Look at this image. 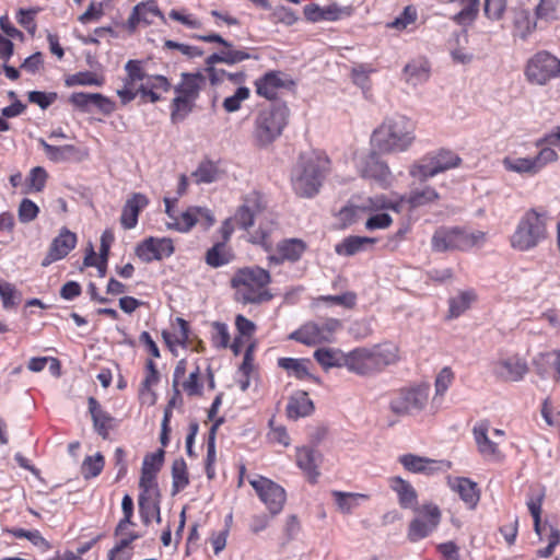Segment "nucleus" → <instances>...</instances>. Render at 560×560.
<instances>
[{
    "label": "nucleus",
    "mask_w": 560,
    "mask_h": 560,
    "mask_svg": "<svg viewBox=\"0 0 560 560\" xmlns=\"http://www.w3.org/2000/svg\"><path fill=\"white\" fill-rule=\"evenodd\" d=\"M329 171L328 158L319 152L300 155L291 175V183L296 195L312 198L319 192Z\"/></svg>",
    "instance_id": "obj_1"
},
{
    "label": "nucleus",
    "mask_w": 560,
    "mask_h": 560,
    "mask_svg": "<svg viewBox=\"0 0 560 560\" xmlns=\"http://www.w3.org/2000/svg\"><path fill=\"white\" fill-rule=\"evenodd\" d=\"M550 220L548 211L542 208L527 210L510 237L511 246L520 252L534 249L548 237Z\"/></svg>",
    "instance_id": "obj_2"
},
{
    "label": "nucleus",
    "mask_w": 560,
    "mask_h": 560,
    "mask_svg": "<svg viewBox=\"0 0 560 560\" xmlns=\"http://www.w3.org/2000/svg\"><path fill=\"white\" fill-rule=\"evenodd\" d=\"M415 127L404 116L393 117L374 130L371 142L380 152H401L409 148L415 139Z\"/></svg>",
    "instance_id": "obj_3"
},
{
    "label": "nucleus",
    "mask_w": 560,
    "mask_h": 560,
    "mask_svg": "<svg viewBox=\"0 0 560 560\" xmlns=\"http://www.w3.org/2000/svg\"><path fill=\"white\" fill-rule=\"evenodd\" d=\"M207 85V75L202 72H183L180 81L174 86L176 96L171 103V119L183 121L194 109L196 101Z\"/></svg>",
    "instance_id": "obj_4"
},
{
    "label": "nucleus",
    "mask_w": 560,
    "mask_h": 560,
    "mask_svg": "<svg viewBox=\"0 0 560 560\" xmlns=\"http://www.w3.org/2000/svg\"><path fill=\"white\" fill-rule=\"evenodd\" d=\"M270 280V273L267 270L260 267H246L236 271L231 283L240 301L258 303L268 299L265 289Z\"/></svg>",
    "instance_id": "obj_5"
},
{
    "label": "nucleus",
    "mask_w": 560,
    "mask_h": 560,
    "mask_svg": "<svg viewBox=\"0 0 560 560\" xmlns=\"http://www.w3.org/2000/svg\"><path fill=\"white\" fill-rule=\"evenodd\" d=\"M289 109L284 105H273L258 113L253 130L257 147L266 148L282 133L288 122Z\"/></svg>",
    "instance_id": "obj_6"
},
{
    "label": "nucleus",
    "mask_w": 560,
    "mask_h": 560,
    "mask_svg": "<svg viewBox=\"0 0 560 560\" xmlns=\"http://www.w3.org/2000/svg\"><path fill=\"white\" fill-rule=\"evenodd\" d=\"M485 236V233L481 231L442 228L435 231L432 237V247L436 252L454 249L467 250L482 244Z\"/></svg>",
    "instance_id": "obj_7"
},
{
    "label": "nucleus",
    "mask_w": 560,
    "mask_h": 560,
    "mask_svg": "<svg viewBox=\"0 0 560 560\" xmlns=\"http://www.w3.org/2000/svg\"><path fill=\"white\" fill-rule=\"evenodd\" d=\"M429 394L430 386L428 384L401 388L392 395L389 410L398 417L418 413L427 406Z\"/></svg>",
    "instance_id": "obj_8"
},
{
    "label": "nucleus",
    "mask_w": 560,
    "mask_h": 560,
    "mask_svg": "<svg viewBox=\"0 0 560 560\" xmlns=\"http://www.w3.org/2000/svg\"><path fill=\"white\" fill-rule=\"evenodd\" d=\"M337 318H326L319 322H308L290 335V339L306 346L331 343L335 335L341 329Z\"/></svg>",
    "instance_id": "obj_9"
},
{
    "label": "nucleus",
    "mask_w": 560,
    "mask_h": 560,
    "mask_svg": "<svg viewBox=\"0 0 560 560\" xmlns=\"http://www.w3.org/2000/svg\"><path fill=\"white\" fill-rule=\"evenodd\" d=\"M525 75L530 83L545 85L560 77V59L548 51H538L527 61Z\"/></svg>",
    "instance_id": "obj_10"
},
{
    "label": "nucleus",
    "mask_w": 560,
    "mask_h": 560,
    "mask_svg": "<svg viewBox=\"0 0 560 560\" xmlns=\"http://www.w3.org/2000/svg\"><path fill=\"white\" fill-rule=\"evenodd\" d=\"M418 515L409 523L407 538L410 542H418L429 537L438 528L442 513L434 503H425L416 510Z\"/></svg>",
    "instance_id": "obj_11"
},
{
    "label": "nucleus",
    "mask_w": 560,
    "mask_h": 560,
    "mask_svg": "<svg viewBox=\"0 0 560 560\" xmlns=\"http://www.w3.org/2000/svg\"><path fill=\"white\" fill-rule=\"evenodd\" d=\"M248 481L271 516L282 511L287 500V493L280 485L259 475L254 476Z\"/></svg>",
    "instance_id": "obj_12"
},
{
    "label": "nucleus",
    "mask_w": 560,
    "mask_h": 560,
    "mask_svg": "<svg viewBox=\"0 0 560 560\" xmlns=\"http://www.w3.org/2000/svg\"><path fill=\"white\" fill-rule=\"evenodd\" d=\"M558 159L557 152L551 148H544L533 158L506 156L502 164L506 171L517 174L534 175L538 173L548 163Z\"/></svg>",
    "instance_id": "obj_13"
},
{
    "label": "nucleus",
    "mask_w": 560,
    "mask_h": 560,
    "mask_svg": "<svg viewBox=\"0 0 560 560\" xmlns=\"http://www.w3.org/2000/svg\"><path fill=\"white\" fill-rule=\"evenodd\" d=\"M460 163V158L447 150H441L435 155L427 159L421 164L411 168L410 174L420 179L433 177L436 174L456 167Z\"/></svg>",
    "instance_id": "obj_14"
},
{
    "label": "nucleus",
    "mask_w": 560,
    "mask_h": 560,
    "mask_svg": "<svg viewBox=\"0 0 560 560\" xmlns=\"http://www.w3.org/2000/svg\"><path fill=\"white\" fill-rule=\"evenodd\" d=\"M357 168L363 178L372 179L383 188L392 185L393 176L389 167L374 152L360 156Z\"/></svg>",
    "instance_id": "obj_15"
},
{
    "label": "nucleus",
    "mask_w": 560,
    "mask_h": 560,
    "mask_svg": "<svg viewBox=\"0 0 560 560\" xmlns=\"http://www.w3.org/2000/svg\"><path fill=\"white\" fill-rule=\"evenodd\" d=\"M266 205L262 196L257 191L247 194L232 219L241 229L248 231L260 218Z\"/></svg>",
    "instance_id": "obj_16"
},
{
    "label": "nucleus",
    "mask_w": 560,
    "mask_h": 560,
    "mask_svg": "<svg viewBox=\"0 0 560 560\" xmlns=\"http://www.w3.org/2000/svg\"><path fill=\"white\" fill-rule=\"evenodd\" d=\"M174 253V245L167 237H148L136 247V255L143 262L162 260Z\"/></svg>",
    "instance_id": "obj_17"
},
{
    "label": "nucleus",
    "mask_w": 560,
    "mask_h": 560,
    "mask_svg": "<svg viewBox=\"0 0 560 560\" xmlns=\"http://www.w3.org/2000/svg\"><path fill=\"white\" fill-rule=\"evenodd\" d=\"M472 435L479 454L487 460H499L502 458L500 441L490 434V423L479 421L472 428Z\"/></svg>",
    "instance_id": "obj_18"
},
{
    "label": "nucleus",
    "mask_w": 560,
    "mask_h": 560,
    "mask_svg": "<svg viewBox=\"0 0 560 560\" xmlns=\"http://www.w3.org/2000/svg\"><path fill=\"white\" fill-rule=\"evenodd\" d=\"M399 463L410 472L434 475L450 469L451 464L445 460H434L415 454H404L398 458Z\"/></svg>",
    "instance_id": "obj_19"
},
{
    "label": "nucleus",
    "mask_w": 560,
    "mask_h": 560,
    "mask_svg": "<svg viewBox=\"0 0 560 560\" xmlns=\"http://www.w3.org/2000/svg\"><path fill=\"white\" fill-rule=\"evenodd\" d=\"M69 102L82 112H90L92 107H96L108 115L115 110V103L100 93L75 92L70 95Z\"/></svg>",
    "instance_id": "obj_20"
},
{
    "label": "nucleus",
    "mask_w": 560,
    "mask_h": 560,
    "mask_svg": "<svg viewBox=\"0 0 560 560\" xmlns=\"http://www.w3.org/2000/svg\"><path fill=\"white\" fill-rule=\"evenodd\" d=\"M345 366L358 375H370L377 372L371 348H357L348 352Z\"/></svg>",
    "instance_id": "obj_21"
},
{
    "label": "nucleus",
    "mask_w": 560,
    "mask_h": 560,
    "mask_svg": "<svg viewBox=\"0 0 560 560\" xmlns=\"http://www.w3.org/2000/svg\"><path fill=\"white\" fill-rule=\"evenodd\" d=\"M527 364L517 355L500 358L493 363V372L504 381L517 382L527 373Z\"/></svg>",
    "instance_id": "obj_22"
},
{
    "label": "nucleus",
    "mask_w": 560,
    "mask_h": 560,
    "mask_svg": "<svg viewBox=\"0 0 560 560\" xmlns=\"http://www.w3.org/2000/svg\"><path fill=\"white\" fill-rule=\"evenodd\" d=\"M258 229L249 233V241L253 244L262 246L266 250L272 247V233L276 231L277 225L273 215L265 209L257 220Z\"/></svg>",
    "instance_id": "obj_23"
},
{
    "label": "nucleus",
    "mask_w": 560,
    "mask_h": 560,
    "mask_svg": "<svg viewBox=\"0 0 560 560\" xmlns=\"http://www.w3.org/2000/svg\"><path fill=\"white\" fill-rule=\"evenodd\" d=\"M148 203L149 199L147 196L140 192L132 194L131 197L127 199L120 217V223L124 229L130 230L136 228L139 213Z\"/></svg>",
    "instance_id": "obj_24"
},
{
    "label": "nucleus",
    "mask_w": 560,
    "mask_h": 560,
    "mask_svg": "<svg viewBox=\"0 0 560 560\" xmlns=\"http://www.w3.org/2000/svg\"><path fill=\"white\" fill-rule=\"evenodd\" d=\"M88 405L94 430L103 439H107L110 430H113L115 427V418L105 411L94 397H89Z\"/></svg>",
    "instance_id": "obj_25"
},
{
    "label": "nucleus",
    "mask_w": 560,
    "mask_h": 560,
    "mask_svg": "<svg viewBox=\"0 0 560 560\" xmlns=\"http://www.w3.org/2000/svg\"><path fill=\"white\" fill-rule=\"evenodd\" d=\"M155 18H160L163 22L165 21L164 15L154 1L139 3L133 8L128 19L129 28L133 31L140 23L150 25L154 22Z\"/></svg>",
    "instance_id": "obj_26"
},
{
    "label": "nucleus",
    "mask_w": 560,
    "mask_h": 560,
    "mask_svg": "<svg viewBox=\"0 0 560 560\" xmlns=\"http://www.w3.org/2000/svg\"><path fill=\"white\" fill-rule=\"evenodd\" d=\"M39 144L43 147L47 158L56 163L69 160L80 161L88 155L86 152L81 151L72 144L56 147L47 143L44 139H39Z\"/></svg>",
    "instance_id": "obj_27"
},
{
    "label": "nucleus",
    "mask_w": 560,
    "mask_h": 560,
    "mask_svg": "<svg viewBox=\"0 0 560 560\" xmlns=\"http://www.w3.org/2000/svg\"><path fill=\"white\" fill-rule=\"evenodd\" d=\"M355 207L357 209L366 213H376L388 210L398 212L400 201L381 194L361 199L360 203H358Z\"/></svg>",
    "instance_id": "obj_28"
},
{
    "label": "nucleus",
    "mask_w": 560,
    "mask_h": 560,
    "mask_svg": "<svg viewBox=\"0 0 560 560\" xmlns=\"http://www.w3.org/2000/svg\"><path fill=\"white\" fill-rule=\"evenodd\" d=\"M389 487L397 494L398 503L402 509L416 510L418 494L409 481L400 477H393L389 479Z\"/></svg>",
    "instance_id": "obj_29"
},
{
    "label": "nucleus",
    "mask_w": 560,
    "mask_h": 560,
    "mask_svg": "<svg viewBox=\"0 0 560 560\" xmlns=\"http://www.w3.org/2000/svg\"><path fill=\"white\" fill-rule=\"evenodd\" d=\"M448 486L458 493L469 509H474L479 501L477 485L468 478L455 477L448 479Z\"/></svg>",
    "instance_id": "obj_30"
},
{
    "label": "nucleus",
    "mask_w": 560,
    "mask_h": 560,
    "mask_svg": "<svg viewBox=\"0 0 560 560\" xmlns=\"http://www.w3.org/2000/svg\"><path fill=\"white\" fill-rule=\"evenodd\" d=\"M431 67L428 60L418 58L409 61L404 68V80L412 85L418 86L425 83L430 78Z\"/></svg>",
    "instance_id": "obj_31"
},
{
    "label": "nucleus",
    "mask_w": 560,
    "mask_h": 560,
    "mask_svg": "<svg viewBox=\"0 0 560 560\" xmlns=\"http://www.w3.org/2000/svg\"><path fill=\"white\" fill-rule=\"evenodd\" d=\"M306 246L303 241L298 238H289L277 245V256H270L271 262L280 264L284 260L296 261L301 258Z\"/></svg>",
    "instance_id": "obj_32"
},
{
    "label": "nucleus",
    "mask_w": 560,
    "mask_h": 560,
    "mask_svg": "<svg viewBox=\"0 0 560 560\" xmlns=\"http://www.w3.org/2000/svg\"><path fill=\"white\" fill-rule=\"evenodd\" d=\"M376 240L368 236H348L335 245V252L340 256H353L366 250L375 244Z\"/></svg>",
    "instance_id": "obj_33"
},
{
    "label": "nucleus",
    "mask_w": 560,
    "mask_h": 560,
    "mask_svg": "<svg viewBox=\"0 0 560 560\" xmlns=\"http://www.w3.org/2000/svg\"><path fill=\"white\" fill-rule=\"evenodd\" d=\"M256 93L267 100L277 96L278 90L284 86L282 73L279 71L267 72L264 77L255 81Z\"/></svg>",
    "instance_id": "obj_34"
},
{
    "label": "nucleus",
    "mask_w": 560,
    "mask_h": 560,
    "mask_svg": "<svg viewBox=\"0 0 560 560\" xmlns=\"http://www.w3.org/2000/svg\"><path fill=\"white\" fill-rule=\"evenodd\" d=\"M318 460L319 454L314 448L306 446L296 448V465L313 481H315L319 475Z\"/></svg>",
    "instance_id": "obj_35"
},
{
    "label": "nucleus",
    "mask_w": 560,
    "mask_h": 560,
    "mask_svg": "<svg viewBox=\"0 0 560 560\" xmlns=\"http://www.w3.org/2000/svg\"><path fill=\"white\" fill-rule=\"evenodd\" d=\"M313 410L314 405L307 393L296 392L289 398L287 415L290 419L296 420L299 418L307 417L313 412Z\"/></svg>",
    "instance_id": "obj_36"
},
{
    "label": "nucleus",
    "mask_w": 560,
    "mask_h": 560,
    "mask_svg": "<svg viewBox=\"0 0 560 560\" xmlns=\"http://www.w3.org/2000/svg\"><path fill=\"white\" fill-rule=\"evenodd\" d=\"M304 16L310 22L320 21H337L342 14V9L337 4H329L327 7H319L318 4L311 3L304 7Z\"/></svg>",
    "instance_id": "obj_37"
},
{
    "label": "nucleus",
    "mask_w": 560,
    "mask_h": 560,
    "mask_svg": "<svg viewBox=\"0 0 560 560\" xmlns=\"http://www.w3.org/2000/svg\"><path fill=\"white\" fill-rule=\"evenodd\" d=\"M346 354L337 348L320 347L314 352V359L323 369L328 370L345 366Z\"/></svg>",
    "instance_id": "obj_38"
},
{
    "label": "nucleus",
    "mask_w": 560,
    "mask_h": 560,
    "mask_svg": "<svg viewBox=\"0 0 560 560\" xmlns=\"http://www.w3.org/2000/svg\"><path fill=\"white\" fill-rule=\"evenodd\" d=\"M235 326L238 335L231 343V349L235 354H238L241 353L244 345L252 339L256 330V326L252 320L247 319L243 315H237L235 317Z\"/></svg>",
    "instance_id": "obj_39"
},
{
    "label": "nucleus",
    "mask_w": 560,
    "mask_h": 560,
    "mask_svg": "<svg viewBox=\"0 0 560 560\" xmlns=\"http://www.w3.org/2000/svg\"><path fill=\"white\" fill-rule=\"evenodd\" d=\"M77 235L69 231L67 228H62L56 236L49 249L56 255L57 258H65L77 245Z\"/></svg>",
    "instance_id": "obj_40"
},
{
    "label": "nucleus",
    "mask_w": 560,
    "mask_h": 560,
    "mask_svg": "<svg viewBox=\"0 0 560 560\" xmlns=\"http://www.w3.org/2000/svg\"><path fill=\"white\" fill-rule=\"evenodd\" d=\"M376 371L394 364L398 360V348L392 343L380 345L371 348Z\"/></svg>",
    "instance_id": "obj_41"
},
{
    "label": "nucleus",
    "mask_w": 560,
    "mask_h": 560,
    "mask_svg": "<svg viewBox=\"0 0 560 560\" xmlns=\"http://www.w3.org/2000/svg\"><path fill=\"white\" fill-rule=\"evenodd\" d=\"M476 300V293L472 290L460 291L448 301V316L451 318L459 317Z\"/></svg>",
    "instance_id": "obj_42"
},
{
    "label": "nucleus",
    "mask_w": 560,
    "mask_h": 560,
    "mask_svg": "<svg viewBox=\"0 0 560 560\" xmlns=\"http://www.w3.org/2000/svg\"><path fill=\"white\" fill-rule=\"evenodd\" d=\"M310 360L294 359V358H280L278 365L285 370L290 376L299 380L311 378L312 375L308 371Z\"/></svg>",
    "instance_id": "obj_43"
},
{
    "label": "nucleus",
    "mask_w": 560,
    "mask_h": 560,
    "mask_svg": "<svg viewBox=\"0 0 560 560\" xmlns=\"http://www.w3.org/2000/svg\"><path fill=\"white\" fill-rule=\"evenodd\" d=\"M172 494L175 495L189 485V477L186 462L177 458L172 465Z\"/></svg>",
    "instance_id": "obj_44"
},
{
    "label": "nucleus",
    "mask_w": 560,
    "mask_h": 560,
    "mask_svg": "<svg viewBox=\"0 0 560 560\" xmlns=\"http://www.w3.org/2000/svg\"><path fill=\"white\" fill-rule=\"evenodd\" d=\"M139 511L144 524L152 520L161 522L159 497H139Z\"/></svg>",
    "instance_id": "obj_45"
},
{
    "label": "nucleus",
    "mask_w": 560,
    "mask_h": 560,
    "mask_svg": "<svg viewBox=\"0 0 560 560\" xmlns=\"http://www.w3.org/2000/svg\"><path fill=\"white\" fill-rule=\"evenodd\" d=\"M332 497L338 509L346 514L351 513L355 508L359 506L361 500L366 499V495L361 493L341 491H334Z\"/></svg>",
    "instance_id": "obj_46"
},
{
    "label": "nucleus",
    "mask_w": 560,
    "mask_h": 560,
    "mask_svg": "<svg viewBox=\"0 0 560 560\" xmlns=\"http://www.w3.org/2000/svg\"><path fill=\"white\" fill-rule=\"evenodd\" d=\"M198 212L197 207H191L179 215H175L174 220L167 223V226L178 232H188L198 223Z\"/></svg>",
    "instance_id": "obj_47"
},
{
    "label": "nucleus",
    "mask_w": 560,
    "mask_h": 560,
    "mask_svg": "<svg viewBox=\"0 0 560 560\" xmlns=\"http://www.w3.org/2000/svg\"><path fill=\"white\" fill-rule=\"evenodd\" d=\"M455 376L451 368L445 366L436 375L434 387H435V394L433 397V402H440L452 385Z\"/></svg>",
    "instance_id": "obj_48"
},
{
    "label": "nucleus",
    "mask_w": 560,
    "mask_h": 560,
    "mask_svg": "<svg viewBox=\"0 0 560 560\" xmlns=\"http://www.w3.org/2000/svg\"><path fill=\"white\" fill-rule=\"evenodd\" d=\"M192 177L197 184H211L219 180L220 171L212 162H203L192 173Z\"/></svg>",
    "instance_id": "obj_49"
},
{
    "label": "nucleus",
    "mask_w": 560,
    "mask_h": 560,
    "mask_svg": "<svg viewBox=\"0 0 560 560\" xmlns=\"http://www.w3.org/2000/svg\"><path fill=\"white\" fill-rule=\"evenodd\" d=\"M65 83L69 88L75 85L101 86L104 83V79L94 72L83 71L67 77Z\"/></svg>",
    "instance_id": "obj_50"
},
{
    "label": "nucleus",
    "mask_w": 560,
    "mask_h": 560,
    "mask_svg": "<svg viewBox=\"0 0 560 560\" xmlns=\"http://www.w3.org/2000/svg\"><path fill=\"white\" fill-rule=\"evenodd\" d=\"M230 253L224 243L213 245L206 255V261L209 266L218 268L230 262Z\"/></svg>",
    "instance_id": "obj_51"
},
{
    "label": "nucleus",
    "mask_w": 560,
    "mask_h": 560,
    "mask_svg": "<svg viewBox=\"0 0 560 560\" xmlns=\"http://www.w3.org/2000/svg\"><path fill=\"white\" fill-rule=\"evenodd\" d=\"M559 4L560 0H539L535 8L536 19L545 22L557 20Z\"/></svg>",
    "instance_id": "obj_52"
},
{
    "label": "nucleus",
    "mask_w": 560,
    "mask_h": 560,
    "mask_svg": "<svg viewBox=\"0 0 560 560\" xmlns=\"http://www.w3.org/2000/svg\"><path fill=\"white\" fill-rule=\"evenodd\" d=\"M182 389L188 396H199L202 394L203 384L200 380V368L196 365L192 371H190L188 377L179 383Z\"/></svg>",
    "instance_id": "obj_53"
},
{
    "label": "nucleus",
    "mask_w": 560,
    "mask_h": 560,
    "mask_svg": "<svg viewBox=\"0 0 560 560\" xmlns=\"http://www.w3.org/2000/svg\"><path fill=\"white\" fill-rule=\"evenodd\" d=\"M104 468V457L101 453L93 456H86L81 466V472L85 479L94 478L101 474Z\"/></svg>",
    "instance_id": "obj_54"
},
{
    "label": "nucleus",
    "mask_w": 560,
    "mask_h": 560,
    "mask_svg": "<svg viewBox=\"0 0 560 560\" xmlns=\"http://www.w3.org/2000/svg\"><path fill=\"white\" fill-rule=\"evenodd\" d=\"M249 95L248 88L240 86L233 95L224 98L222 106L226 113H235L241 108L242 103L249 98Z\"/></svg>",
    "instance_id": "obj_55"
},
{
    "label": "nucleus",
    "mask_w": 560,
    "mask_h": 560,
    "mask_svg": "<svg viewBox=\"0 0 560 560\" xmlns=\"http://www.w3.org/2000/svg\"><path fill=\"white\" fill-rule=\"evenodd\" d=\"M537 23L527 13L518 15L515 20L514 36L526 40L536 30Z\"/></svg>",
    "instance_id": "obj_56"
},
{
    "label": "nucleus",
    "mask_w": 560,
    "mask_h": 560,
    "mask_svg": "<svg viewBox=\"0 0 560 560\" xmlns=\"http://www.w3.org/2000/svg\"><path fill=\"white\" fill-rule=\"evenodd\" d=\"M439 198L438 192L431 187H424L422 189L413 190L409 198L408 202L411 207H421L428 203L435 201Z\"/></svg>",
    "instance_id": "obj_57"
},
{
    "label": "nucleus",
    "mask_w": 560,
    "mask_h": 560,
    "mask_svg": "<svg viewBox=\"0 0 560 560\" xmlns=\"http://www.w3.org/2000/svg\"><path fill=\"white\" fill-rule=\"evenodd\" d=\"M39 213L38 206L31 199L21 200L18 209V217L21 223H30L34 221Z\"/></svg>",
    "instance_id": "obj_58"
},
{
    "label": "nucleus",
    "mask_w": 560,
    "mask_h": 560,
    "mask_svg": "<svg viewBox=\"0 0 560 560\" xmlns=\"http://www.w3.org/2000/svg\"><path fill=\"white\" fill-rule=\"evenodd\" d=\"M463 9L455 15L454 20L457 23L471 22L478 14L479 0H459Z\"/></svg>",
    "instance_id": "obj_59"
},
{
    "label": "nucleus",
    "mask_w": 560,
    "mask_h": 560,
    "mask_svg": "<svg viewBox=\"0 0 560 560\" xmlns=\"http://www.w3.org/2000/svg\"><path fill=\"white\" fill-rule=\"evenodd\" d=\"M139 487L141 490L139 497H160L156 475L154 474L141 471Z\"/></svg>",
    "instance_id": "obj_60"
},
{
    "label": "nucleus",
    "mask_w": 560,
    "mask_h": 560,
    "mask_svg": "<svg viewBox=\"0 0 560 560\" xmlns=\"http://www.w3.org/2000/svg\"><path fill=\"white\" fill-rule=\"evenodd\" d=\"M328 305H339L345 308H352L357 303V294L348 291L338 295H323L318 299Z\"/></svg>",
    "instance_id": "obj_61"
},
{
    "label": "nucleus",
    "mask_w": 560,
    "mask_h": 560,
    "mask_svg": "<svg viewBox=\"0 0 560 560\" xmlns=\"http://www.w3.org/2000/svg\"><path fill=\"white\" fill-rule=\"evenodd\" d=\"M121 509L124 517L119 521L116 527V535H124V530L132 525L131 517L133 514V501L129 494H126L121 501Z\"/></svg>",
    "instance_id": "obj_62"
},
{
    "label": "nucleus",
    "mask_w": 560,
    "mask_h": 560,
    "mask_svg": "<svg viewBox=\"0 0 560 560\" xmlns=\"http://www.w3.org/2000/svg\"><path fill=\"white\" fill-rule=\"evenodd\" d=\"M212 341L218 348L231 347L229 327L224 323L215 322L212 324Z\"/></svg>",
    "instance_id": "obj_63"
},
{
    "label": "nucleus",
    "mask_w": 560,
    "mask_h": 560,
    "mask_svg": "<svg viewBox=\"0 0 560 560\" xmlns=\"http://www.w3.org/2000/svg\"><path fill=\"white\" fill-rule=\"evenodd\" d=\"M47 180V172L40 167H33L27 178V185L31 191H42Z\"/></svg>",
    "instance_id": "obj_64"
}]
</instances>
